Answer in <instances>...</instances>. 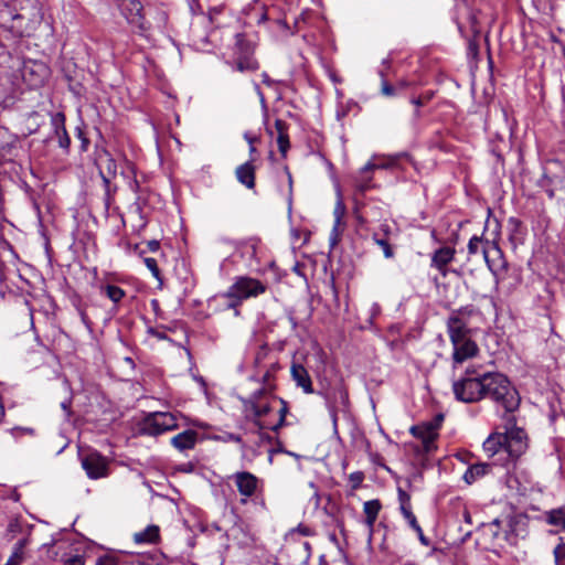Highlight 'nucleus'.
<instances>
[{"instance_id": "obj_1", "label": "nucleus", "mask_w": 565, "mask_h": 565, "mask_svg": "<svg viewBox=\"0 0 565 565\" xmlns=\"http://www.w3.org/2000/svg\"><path fill=\"white\" fill-rule=\"evenodd\" d=\"M447 331L452 344V367L478 355L479 348L470 337V329L461 311L452 313L447 320Z\"/></svg>"}, {"instance_id": "obj_53", "label": "nucleus", "mask_w": 565, "mask_h": 565, "mask_svg": "<svg viewBox=\"0 0 565 565\" xmlns=\"http://www.w3.org/2000/svg\"><path fill=\"white\" fill-rule=\"evenodd\" d=\"M412 103L416 106H422L423 105V100L420 98H414L412 99Z\"/></svg>"}, {"instance_id": "obj_22", "label": "nucleus", "mask_w": 565, "mask_h": 565, "mask_svg": "<svg viewBox=\"0 0 565 565\" xmlns=\"http://www.w3.org/2000/svg\"><path fill=\"white\" fill-rule=\"evenodd\" d=\"M160 537V530L157 525H149L145 530L134 534V541L137 544L157 543Z\"/></svg>"}, {"instance_id": "obj_10", "label": "nucleus", "mask_w": 565, "mask_h": 565, "mask_svg": "<svg viewBox=\"0 0 565 565\" xmlns=\"http://www.w3.org/2000/svg\"><path fill=\"white\" fill-rule=\"evenodd\" d=\"M95 162L104 181L106 193L109 195L110 180L117 174L116 161L106 149H100L96 152Z\"/></svg>"}, {"instance_id": "obj_7", "label": "nucleus", "mask_w": 565, "mask_h": 565, "mask_svg": "<svg viewBox=\"0 0 565 565\" xmlns=\"http://www.w3.org/2000/svg\"><path fill=\"white\" fill-rule=\"evenodd\" d=\"M276 398L271 395L270 390L262 387L255 391L248 398L243 399L244 412L246 416L254 418L255 425L259 429L265 427L260 424V418L266 416L271 411V402Z\"/></svg>"}, {"instance_id": "obj_34", "label": "nucleus", "mask_w": 565, "mask_h": 565, "mask_svg": "<svg viewBox=\"0 0 565 565\" xmlns=\"http://www.w3.org/2000/svg\"><path fill=\"white\" fill-rule=\"evenodd\" d=\"M399 510L405 511L412 509L411 495L402 488L397 489Z\"/></svg>"}, {"instance_id": "obj_12", "label": "nucleus", "mask_w": 565, "mask_h": 565, "mask_svg": "<svg viewBox=\"0 0 565 565\" xmlns=\"http://www.w3.org/2000/svg\"><path fill=\"white\" fill-rule=\"evenodd\" d=\"M408 152H398L394 154L373 156L372 159L362 168V173L375 169H393L397 168L401 160H408Z\"/></svg>"}, {"instance_id": "obj_40", "label": "nucleus", "mask_w": 565, "mask_h": 565, "mask_svg": "<svg viewBox=\"0 0 565 565\" xmlns=\"http://www.w3.org/2000/svg\"><path fill=\"white\" fill-rule=\"evenodd\" d=\"M143 263L147 266V268L151 271L153 277L159 279L160 278V270H159L157 260L154 258H152V257H146L143 259Z\"/></svg>"}, {"instance_id": "obj_24", "label": "nucleus", "mask_w": 565, "mask_h": 565, "mask_svg": "<svg viewBox=\"0 0 565 565\" xmlns=\"http://www.w3.org/2000/svg\"><path fill=\"white\" fill-rule=\"evenodd\" d=\"M275 129L277 131V145L282 157H286L289 149V136L287 134V124L282 119L275 120Z\"/></svg>"}, {"instance_id": "obj_57", "label": "nucleus", "mask_w": 565, "mask_h": 565, "mask_svg": "<svg viewBox=\"0 0 565 565\" xmlns=\"http://www.w3.org/2000/svg\"><path fill=\"white\" fill-rule=\"evenodd\" d=\"M287 455L292 456L295 458H299V455L291 452V451H285Z\"/></svg>"}, {"instance_id": "obj_45", "label": "nucleus", "mask_w": 565, "mask_h": 565, "mask_svg": "<svg viewBox=\"0 0 565 565\" xmlns=\"http://www.w3.org/2000/svg\"><path fill=\"white\" fill-rule=\"evenodd\" d=\"M337 393H338V395L340 397L341 403L343 405H347V403H348V393L342 387H340Z\"/></svg>"}, {"instance_id": "obj_14", "label": "nucleus", "mask_w": 565, "mask_h": 565, "mask_svg": "<svg viewBox=\"0 0 565 565\" xmlns=\"http://www.w3.org/2000/svg\"><path fill=\"white\" fill-rule=\"evenodd\" d=\"M456 250L452 247L445 246L434 252L431 256V267L436 268L443 277L447 275V265L455 258Z\"/></svg>"}, {"instance_id": "obj_3", "label": "nucleus", "mask_w": 565, "mask_h": 565, "mask_svg": "<svg viewBox=\"0 0 565 565\" xmlns=\"http://www.w3.org/2000/svg\"><path fill=\"white\" fill-rule=\"evenodd\" d=\"M484 373L476 366H468L465 373L452 382L455 397L463 403H476L484 398Z\"/></svg>"}, {"instance_id": "obj_31", "label": "nucleus", "mask_w": 565, "mask_h": 565, "mask_svg": "<svg viewBox=\"0 0 565 565\" xmlns=\"http://www.w3.org/2000/svg\"><path fill=\"white\" fill-rule=\"evenodd\" d=\"M152 20L153 21H147V24L151 25V29L162 31L168 23V13L163 10H157Z\"/></svg>"}, {"instance_id": "obj_41", "label": "nucleus", "mask_w": 565, "mask_h": 565, "mask_svg": "<svg viewBox=\"0 0 565 565\" xmlns=\"http://www.w3.org/2000/svg\"><path fill=\"white\" fill-rule=\"evenodd\" d=\"M291 533H299L302 536H311L313 535L312 529L305 524H299L297 527L291 530Z\"/></svg>"}, {"instance_id": "obj_25", "label": "nucleus", "mask_w": 565, "mask_h": 565, "mask_svg": "<svg viewBox=\"0 0 565 565\" xmlns=\"http://www.w3.org/2000/svg\"><path fill=\"white\" fill-rule=\"evenodd\" d=\"M482 252L484 260L487 262L489 268L494 271V266L491 264L489 259V253L490 250L488 247L483 244L482 239L478 236H472L468 243V253L469 255H477L479 252Z\"/></svg>"}, {"instance_id": "obj_33", "label": "nucleus", "mask_w": 565, "mask_h": 565, "mask_svg": "<svg viewBox=\"0 0 565 565\" xmlns=\"http://www.w3.org/2000/svg\"><path fill=\"white\" fill-rule=\"evenodd\" d=\"M373 239L375 244L382 248L383 254L386 258H392L394 256V250L388 244L387 239L379 238L376 234L373 235Z\"/></svg>"}, {"instance_id": "obj_8", "label": "nucleus", "mask_w": 565, "mask_h": 565, "mask_svg": "<svg viewBox=\"0 0 565 565\" xmlns=\"http://www.w3.org/2000/svg\"><path fill=\"white\" fill-rule=\"evenodd\" d=\"M79 458L82 468L89 479H102L109 475V460L98 451H82Z\"/></svg>"}, {"instance_id": "obj_49", "label": "nucleus", "mask_w": 565, "mask_h": 565, "mask_svg": "<svg viewBox=\"0 0 565 565\" xmlns=\"http://www.w3.org/2000/svg\"><path fill=\"white\" fill-rule=\"evenodd\" d=\"M262 77H263V83L266 84L267 86H271L274 84V81H271L269 78L267 73H263Z\"/></svg>"}, {"instance_id": "obj_17", "label": "nucleus", "mask_w": 565, "mask_h": 565, "mask_svg": "<svg viewBox=\"0 0 565 565\" xmlns=\"http://www.w3.org/2000/svg\"><path fill=\"white\" fill-rule=\"evenodd\" d=\"M504 440L505 438L502 433H493L484 440L483 450L489 457L504 452Z\"/></svg>"}, {"instance_id": "obj_64", "label": "nucleus", "mask_w": 565, "mask_h": 565, "mask_svg": "<svg viewBox=\"0 0 565 565\" xmlns=\"http://www.w3.org/2000/svg\"><path fill=\"white\" fill-rule=\"evenodd\" d=\"M562 52H563V56L565 57V46H563Z\"/></svg>"}, {"instance_id": "obj_27", "label": "nucleus", "mask_w": 565, "mask_h": 565, "mask_svg": "<svg viewBox=\"0 0 565 565\" xmlns=\"http://www.w3.org/2000/svg\"><path fill=\"white\" fill-rule=\"evenodd\" d=\"M259 67L258 62L249 55L239 56L236 60L235 68L238 72H253Z\"/></svg>"}, {"instance_id": "obj_36", "label": "nucleus", "mask_w": 565, "mask_h": 565, "mask_svg": "<svg viewBox=\"0 0 565 565\" xmlns=\"http://www.w3.org/2000/svg\"><path fill=\"white\" fill-rule=\"evenodd\" d=\"M278 401H279V403L281 405V407L279 409V422L271 427L273 430H277L278 428H280L281 426L285 425L286 415L288 413V405H287V403L284 399H281V398H279Z\"/></svg>"}, {"instance_id": "obj_19", "label": "nucleus", "mask_w": 565, "mask_h": 565, "mask_svg": "<svg viewBox=\"0 0 565 565\" xmlns=\"http://www.w3.org/2000/svg\"><path fill=\"white\" fill-rule=\"evenodd\" d=\"M382 509V504L380 500L374 499L364 502L363 504V512L365 514V524L369 527L370 533L373 532V527L375 524V521L377 519V515Z\"/></svg>"}, {"instance_id": "obj_58", "label": "nucleus", "mask_w": 565, "mask_h": 565, "mask_svg": "<svg viewBox=\"0 0 565 565\" xmlns=\"http://www.w3.org/2000/svg\"><path fill=\"white\" fill-rule=\"evenodd\" d=\"M3 415H4V409H3L2 404L0 403V419L2 418Z\"/></svg>"}, {"instance_id": "obj_9", "label": "nucleus", "mask_w": 565, "mask_h": 565, "mask_svg": "<svg viewBox=\"0 0 565 565\" xmlns=\"http://www.w3.org/2000/svg\"><path fill=\"white\" fill-rule=\"evenodd\" d=\"M444 422V415L437 414L430 420L424 422L411 428L413 436L422 439L424 449L428 452L435 448L438 429Z\"/></svg>"}, {"instance_id": "obj_37", "label": "nucleus", "mask_w": 565, "mask_h": 565, "mask_svg": "<svg viewBox=\"0 0 565 565\" xmlns=\"http://www.w3.org/2000/svg\"><path fill=\"white\" fill-rule=\"evenodd\" d=\"M364 480V473L361 472V471H355V472H352L350 476H349V482L351 484V488L353 490H356L361 487L362 482Z\"/></svg>"}, {"instance_id": "obj_62", "label": "nucleus", "mask_w": 565, "mask_h": 565, "mask_svg": "<svg viewBox=\"0 0 565 565\" xmlns=\"http://www.w3.org/2000/svg\"><path fill=\"white\" fill-rule=\"evenodd\" d=\"M255 150H256L255 147L253 145H250L249 152L253 153V152H255Z\"/></svg>"}, {"instance_id": "obj_48", "label": "nucleus", "mask_w": 565, "mask_h": 565, "mask_svg": "<svg viewBox=\"0 0 565 565\" xmlns=\"http://www.w3.org/2000/svg\"><path fill=\"white\" fill-rule=\"evenodd\" d=\"M382 64H383V68H381L380 71H383L385 73V77H386L387 71L391 67V62L388 60H383Z\"/></svg>"}, {"instance_id": "obj_47", "label": "nucleus", "mask_w": 565, "mask_h": 565, "mask_svg": "<svg viewBox=\"0 0 565 565\" xmlns=\"http://www.w3.org/2000/svg\"><path fill=\"white\" fill-rule=\"evenodd\" d=\"M62 409L65 412L66 416L71 415V401H64L61 403Z\"/></svg>"}, {"instance_id": "obj_44", "label": "nucleus", "mask_w": 565, "mask_h": 565, "mask_svg": "<svg viewBox=\"0 0 565 565\" xmlns=\"http://www.w3.org/2000/svg\"><path fill=\"white\" fill-rule=\"evenodd\" d=\"M270 376H271V373H270V371H269V370H267V371L265 372V374L262 376V379H263V382H264V384H265L263 387H267V388H269V390L271 391V387H270V384H269V382H270Z\"/></svg>"}, {"instance_id": "obj_30", "label": "nucleus", "mask_w": 565, "mask_h": 565, "mask_svg": "<svg viewBox=\"0 0 565 565\" xmlns=\"http://www.w3.org/2000/svg\"><path fill=\"white\" fill-rule=\"evenodd\" d=\"M96 565H151L149 562H146L141 558H135L130 562H118L111 556L100 557Z\"/></svg>"}, {"instance_id": "obj_6", "label": "nucleus", "mask_w": 565, "mask_h": 565, "mask_svg": "<svg viewBox=\"0 0 565 565\" xmlns=\"http://www.w3.org/2000/svg\"><path fill=\"white\" fill-rule=\"evenodd\" d=\"M185 416L179 412H154L146 416L142 422L141 430L149 436H158L180 427V420H185Z\"/></svg>"}, {"instance_id": "obj_43", "label": "nucleus", "mask_w": 565, "mask_h": 565, "mask_svg": "<svg viewBox=\"0 0 565 565\" xmlns=\"http://www.w3.org/2000/svg\"><path fill=\"white\" fill-rule=\"evenodd\" d=\"M509 225L512 227V232L516 233L519 231V228H520L521 223H520L519 220H516L514 217H511L509 220Z\"/></svg>"}, {"instance_id": "obj_23", "label": "nucleus", "mask_w": 565, "mask_h": 565, "mask_svg": "<svg viewBox=\"0 0 565 565\" xmlns=\"http://www.w3.org/2000/svg\"><path fill=\"white\" fill-rule=\"evenodd\" d=\"M491 470V465L486 462H479L471 465L463 475V479L467 483L471 484L478 479L488 475Z\"/></svg>"}, {"instance_id": "obj_20", "label": "nucleus", "mask_w": 565, "mask_h": 565, "mask_svg": "<svg viewBox=\"0 0 565 565\" xmlns=\"http://www.w3.org/2000/svg\"><path fill=\"white\" fill-rule=\"evenodd\" d=\"M544 520L548 525L554 526L556 532H565V508H557L546 511Z\"/></svg>"}, {"instance_id": "obj_28", "label": "nucleus", "mask_w": 565, "mask_h": 565, "mask_svg": "<svg viewBox=\"0 0 565 565\" xmlns=\"http://www.w3.org/2000/svg\"><path fill=\"white\" fill-rule=\"evenodd\" d=\"M233 535L235 539L238 540V543L241 545H249L254 542L253 535L249 533V530L247 526L244 525H235L232 529Z\"/></svg>"}, {"instance_id": "obj_63", "label": "nucleus", "mask_w": 565, "mask_h": 565, "mask_svg": "<svg viewBox=\"0 0 565 565\" xmlns=\"http://www.w3.org/2000/svg\"><path fill=\"white\" fill-rule=\"evenodd\" d=\"M255 88H256L257 93L262 96V92H260L259 86L257 84L255 85Z\"/></svg>"}, {"instance_id": "obj_13", "label": "nucleus", "mask_w": 565, "mask_h": 565, "mask_svg": "<svg viewBox=\"0 0 565 565\" xmlns=\"http://www.w3.org/2000/svg\"><path fill=\"white\" fill-rule=\"evenodd\" d=\"M241 495L250 498L257 489L258 479L248 471L236 472L232 476Z\"/></svg>"}, {"instance_id": "obj_11", "label": "nucleus", "mask_w": 565, "mask_h": 565, "mask_svg": "<svg viewBox=\"0 0 565 565\" xmlns=\"http://www.w3.org/2000/svg\"><path fill=\"white\" fill-rule=\"evenodd\" d=\"M121 10L130 24L136 25L141 32L151 30V25L147 24V20L142 14L143 7L138 0H124Z\"/></svg>"}, {"instance_id": "obj_56", "label": "nucleus", "mask_w": 565, "mask_h": 565, "mask_svg": "<svg viewBox=\"0 0 565 565\" xmlns=\"http://www.w3.org/2000/svg\"><path fill=\"white\" fill-rule=\"evenodd\" d=\"M245 139L247 140V142L250 145H253V142L255 141V138L253 137H249L248 135H245Z\"/></svg>"}, {"instance_id": "obj_60", "label": "nucleus", "mask_w": 565, "mask_h": 565, "mask_svg": "<svg viewBox=\"0 0 565 565\" xmlns=\"http://www.w3.org/2000/svg\"><path fill=\"white\" fill-rule=\"evenodd\" d=\"M88 141L86 139L83 140L82 148L83 150H86Z\"/></svg>"}, {"instance_id": "obj_42", "label": "nucleus", "mask_w": 565, "mask_h": 565, "mask_svg": "<svg viewBox=\"0 0 565 565\" xmlns=\"http://www.w3.org/2000/svg\"><path fill=\"white\" fill-rule=\"evenodd\" d=\"M3 31L9 33L11 35V39H13V40L20 39L23 36V32L21 30H15L13 25H11L10 28L4 26Z\"/></svg>"}, {"instance_id": "obj_52", "label": "nucleus", "mask_w": 565, "mask_h": 565, "mask_svg": "<svg viewBox=\"0 0 565 565\" xmlns=\"http://www.w3.org/2000/svg\"><path fill=\"white\" fill-rule=\"evenodd\" d=\"M285 170H286V173H287V175H288L289 188L291 189V186H292V178H291V173H290V171L288 170V168H287V167L285 168Z\"/></svg>"}, {"instance_id": "obj_26", "label": "nucleus", "mask_w": 565, "mask_h": 565, "mask_svg": "<svg viewBox=\"0 0 565 565\" xmlns=\"http://www.w3.org/2000/svg\"><path fill=\"white\" fill-rule=\"evenodd\" d=\"M345 214V206L341 200H338L334 210H333V216H334V224L332 228V236L331 241L333 244L338 242L339 235H340V227L343 224V216Z\"/></svg>"}, {"instance_id": "obj_51", "label": "nucleus", "mask_w": 565, "mask_h": 565, "mask_svg": "<svg viewBox=\"0 0 565 565\" xmlns=\"http://www.w3.org/2000/svg\"><path fill=\"white\" fill-rule=\"evenodd\" d=\"M463 519L467 523L471 522L470 513L467 510L463 511Z\"/></svg>"}, {"instance_id": "obj_4", "label": "nucleus", "mask_w": 565, "mask_h": 565, "mask_svg": "<svg viewBox=\"0 0 565 565\" xmlns=\"http://www.w3.org/2000/svg\"><path fill=\"white\" fill-rule=\"evenodd\" d=\"M266 291V286L258 279L239 276L228 287L223 297L228 300L227 308H237L244 300L257 297Z\"/></svg>"}, {"instance_id": "obj_38", "label": "nucleus", "mask_w": 565, "mask_h": 565, "mask_svg": "<svg viewBox=\"0 0 565 565\" xmlns=\"http://www.w3.org/2000/svg\"><path fill=\"white\" fill-rule=\"evenodd\" d=\"M63 565H85V557L83 554L67 555L63 559Z\"/></svg>"}, {"instance_id": "obj_59", "label": "nucleus", "mask_w": 565, "mask_h": 565, "mask_svg": "<svg viewBox=\"0 0 565 565\" xmlns=\"http://www.w3.org/2000/svg\"><path fill=\"white\" fill-rule=\"evenodd\" d=\"M398 86L404 88V87H406V86H407V83H406L405 81H401V82L398 83Z\"/></svg>"}, {"instance_id": "obj_61", "label": "nucleus", "mask_w": 565, "mask_h": 565, "mask_svg": "<svg viewBox=\"0 0 565 565\" xmlns=\"http://www.w3.org/2000/svg\"><path fill=\"white\" fill-rule=\"evenodd\" d=\"M403 565H419V564H417V563H415V562H406V563H404Z\"/></svg>"}, {"instance_id": "obj_29", "label": "nucleus", "mask_w": 565, "mask_h": 565, "mask_svg": "<svg viewBox=\"0 0 565 565\" xmlns=\"http://www.w3.org/2000/svg\"><path fill=\"white\" fill-rule=\"evenodd\" d=\"M100 291L106 295L114 303H118L126 295L125 290L115 285L100 287Z\"/></svg>"}, {"instance_id": "obj_5", "label": "nucleus", "mask_w": 565, "mask_h": 565, "mask_svg": "<svg viewBox=\"0 0 565 565\" xmlns=\"http://www.w3.org/2000/svg\"><path fill=\"white\" fill-rule=\"evenodd\" d=\"M504 454L511 460L518 459L527 449V437L522 428L515 426V418L512 414L503 416Z\"/></svg>"}, {"instance_id": "obj_46", "label": "nucleus", "mask_w": 565, "mask_h": 565, "mask_svg": "<svg viewBox=\"0 0 565 565\" xmlns=\"http://www.w3.org/2000/svg\"><path fill=\"white\" fill-rule=\"evenodd\" d=\"M147 245L150 252H157L160 247L159 242L156 239L149 241Z\"/></svg>"}, {"instance_id": "obj_21", "label": "nucleus", "mask_w": 565, "mask_h": 565, "mask_svg": "<svg viewBox=\"0 0 565 565\" xmlns=\"http://www.w3.org/2000/svg\"><path fill=\"white\" fill-rule=\"evenodd\" d=\"M237 180L248 189L255 186V169L250 162H245L236 168Z\"/></svg>"}, {"instance_id": "obj_32", "label": "nucleus", "mask_w": 565, "mask_h": 565, "mask_svg": "<svg viewBox=\"0 0 565 565\" xmlns=\"http://www.w3.org/2000/svg\"><path fill=\"white\" fill-rule=\"evenodd\" d=\"M379 76L381 77V94L386 97H392L395 95V88L385 79V73L383 71H379Z\"/></svg>"}, {"instance_id": "obj_50", "label": "nucleus", "mask_w": 565, "mask_h": 565, "mask_svg": "<svg viewBox=\"0 0 565 565\" xmlns=\"http://www.w3.org/2000/svg\"><path fill=\"white\" fill-rule=\"evenodd\" d=\"M416 533H417V535H418L419 541H420L424 545H428V540H427V537L424 535L423 530L420 529V532H416Z\"/></svg>"}, {"instance_id": "obj_18", "label": "nucleus", "mask_w": 565, "mask_h": 565, "mask_svg": "<svg viewBox=\"0 0 565 565\" xmlns=\"http://www.w3.org/2000/svg\"><path fill=\"white\" fill-rule=\"evenodd\" d=\"M65 118L62 114H56L52 118V125L54 126L55 135L58 139V145L63 149H68L71 145V139L67 135L66 128H65Z\"/></svg>"}, {"instance_id": "obj_54", "label": "nucleus", "mask_w": 565, "mask_h": 565, "mask_svg": "<svg viewBox=\"0 0 565 565\" xmlns=\"http://www.w3.org/2000/svg\"><path fill=\"white\" fill-rule=\"evenodd\" d=\"M381 228H382V231H383V233H384L385 235H387V234L390 233V226H388V225H386V224H385V225H382V226H381Z\"/></svg>"}, {"instance_id": "obj_16", "label": "nucleus", "mask_w": 565, "mask_h": 565, "mask_svg": "<svg viewBox=\"0 0 565 565\" xmlns=\"http://www.w3.org/2000/svg\"><path fill=\"white\" fill-rule=\"evenodd\" d=\"M290 372L297 386L301 387L307 394L313 393L311 379L303 365L294 363L291 365Z\"/></svg>"}, {"instance_id": "obj_2", "label": "nucleus", "mask_w": 565, "mask_h": 565, "mask_svg": "<svg viewBox=\"0 0 565 565\" xmlns=\"http://www.w3.org/2000/svg\"><path fill=\"white\" fill-rule=\"evenodd\" d=\"M486 388L484 398H491L497 405L505 411V415L512 414L519 408L520 396L509 379L502 373H484Z\"/></svg>"}, {"instance_id": "obj_55", "label": "nucleus", "mask_w": 565, "mask_h": 565, "mask_svg": "<svg viewBox=\"0 0 565 565\" xmlns=\"http://www.w3.org/2000/svg\"><path fill=\"white\" fill-rule=\"evenodd\" d=\"M546 193H547V195L550 196V199H553V198L555 196V192H554V190H553V189H548V190H546Z\"/></svg>"}, {"instance_id": "obj_15", "label": "nucleus", "mask_w": 565, "mask_h": 565, "mask_svg": "<svg viewBox=\"0 0 565 565\" xmlns=\"http://www.w3.org/2000/svg\"><path fill=\"white\" fill-rule=\"evenodd\" d=\"M198 440V433L192 429L184 430L171 438V445L179 451L193 449Z\"/></svg>"}, {"instance_id": "obj_39", "label": "nucleus", "mask_w": 565, "mask_h": 565, "mask_svg": "<svg viewBox=\"0 0 565 565\" xmlns=\"http://www.w3.org/2000/svg\"><path fill=\"white\" fill-rule=\"evenodd\" d=\"M554 557L556 565H565V543H561L554 548Z\"/></svg>"}, {"instance_id": "obj_35", "label": "nucleus", "mask_w": 565, "mask_h": 565, "mask_svg": "<svg viewBox=\"0 0 565 565\" xmlns=\"http://www.w3.org/2000/svg\"><path fill=\"white\" fill-rule=\"evenodd\" d=\"M403 518L407 521L408 525L415 531L420 532V525L417 522V519L415 514L413 513L412 509L401 511Z\"/></svg>"}]
</instances>
